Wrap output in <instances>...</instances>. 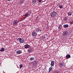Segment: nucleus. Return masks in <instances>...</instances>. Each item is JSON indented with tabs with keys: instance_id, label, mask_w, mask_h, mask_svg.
I'll return each mask as SVG.
<instances>
[{
	"instance_id": "1",
	"label": "nucleus",
	"mask_w": 73,
	"mask_h": 73,
	"mask_svg": "<svg viewBox=\"0 0 73 73\" xmlns=\"http://www.w3.org/2000/svg\"><path fill=\"white\" fill-rule=\"evenodd\" d=\"M50 15L52 17H54L57 15V12L54 11L51 12L50 13Z\"/></svg>"
},
{
	"instance_id": "2",
	"label": "nucleus",
	"mask_w": 73,
	"mask_h": 73,
	"mask_svg": "<svg viewBox=\"0 0 73 73\" xmlns=\"http://www.w3.org/2000/svg\"><path fill=\"white\" fill-rule=\"evenodd\" d=\"M18 40L20 43H23L24 42V40L22 38H18Z\"/></svg>"
},
{
	"instance_id": "3",
	"label": "nucleus",
	"mask_w": 73,
	"mask_h": 73,
	"mask_svg": "<svg viewBox=\"0 0 73 73\" xmlns=\"http://www.w3.org/2000/svg\"><path fill=\"white\" fill-rule=\"evenodd\" d=\"M19 21H18L17 20H15L14 21L13 23V25H16L18 23H19Z\"/></svg>"
},
{
	"instance_id": "4",
	"label": "nucleus",
	"mask_w": 73,
	"mask_h": 73,
	"mask_svg": "<svg viewBox=\"0 0 73 73\" xmlns=\"http://www.w3.org/2000/svg\"><path fill=\"white\" fill-rule=\"evenodd\" d=\"M68 32L67 31H64L63 32V34L62 35L64 37V36H66V35H68Z\"/></svg>"
},
{
	"instance_id": "5",
	"label": "nucleus",
	"mask_w": 73,
	"mask_h": 73,
	"mask_svg": "<svg viewBox=\"0 0 73 73\" xmlns=\"http://www.w3.org/2000/svg\"><path fill=\"white\" fill-rule=\"evenodd\" d=\"M35 31L37 32H41V30L39 28H37L36 29Z\"/></svg>"
},
{
	"instance_id": "6",
	"label": "nucleus",
	"mask_w": 73,
	"mask_h": 73,
	"mask_svg": "<svg viewBox=\"0 0 73 73\" xmlns=\"http://www.w3.org/2000/svg\"><path fill=\"white\" fill-rule=\"evenodd\" d=\"M32 36L36 37L37 35V33L35 32H33L32 33Z\"/></svg>"
},
{
	"instance_id": "7",
	"label": "nucleus",
	"mask_w": 73,
	"mask_h": 73,
	"mask_svg": "<svg viewBox=\"0 0 73 73\" xmlns=\"http://www.w3.org/2000/svg\"><path fill=\"white\" fill-rule=\"evenodd\" d=\"M59 65L61 67H64V63L62 62H60L59 63Z\"/></svg>"
},
{
	"instance_id": "8",
	"label": "nucleus",
	"mask_w": 73,
	"mask_h": 73,
	"mask_svg": "<svg viewBox=\"0 0 73 73\" xmlns=\"http://www.w3.org/2000/svg\"><path fill=\"white\" fill-rule=\"evenodd\" d=\"M25 48L26 49H28V48H29V47H30V46L28 44H27L25 45L24 46Z\"/></svg>"
},
{
	"instance_id": "9",
	"label": "nucleus",
	"mask_w": 73,
	"mask_h": 73,
	"mask_svg": "<svg viewBox=\"0 0 73 73\" xmlns=\"http://www.w3.org/2000/svg\"><path fill=\"white\" fill-rule=\"evenodd\" d=\"M30 11H28V12L26 13L25 15V17H28V16H29V13H30V12H29Z\"/></svg>"
},
{
	"instance_id": "10",
	"label": "nucleus",
	"mask_w": 73,
	"mask_h": 73,
	"mask_svg": "<svg viewBox=\"0 0 73 73\" xmlns=\"http://www.w3.org/2000/svg\"><path fill=\"white\" fill-rule=\"evenodd\" d=\"M54 65V61H51V66H53Z\"/></svg>"
},
{
	"instance_id": "11",
	"label": "nucleus",
	"mask_w": 73,
	"mask_h": 73,
	"mask_svg": "<svg viewBox=\"0 0 73 73\" xmlns=\"http://www.w3.org/2000/svg\"><path fill=\"white\" fill-rule=\"evenodd\" d=\"M72 13L70 12H68L67 13V14L68 16H71V15H72V11L71 12Z\"/></svg>"
},
{
	"instance_id": "12",
	"label": "nucleus",
	"mask_w": 73,
	"mask_h": 73,
	"mask_svg": "<svg viewBox=\"0 0 73 73\" xmlns=\"http://www.w3.org/2000/svg\"><path fill=\"white\" fill-rule=\"evenodd\" d=\"M62 25H59L58 27V29L59 30H61L62 29Z\"/></svg>"
},
{
	"instance_id": "13",
	"label": "nucleus",
	"mask_w": 73,
	"mask_h": 73,
	"mask_svg": "<svg viewBox=\"0 0 73 73\" xmlns=\"http://www.w3.org/2000/svg\"><path fill=\"white\" fill-rule=\"evenodd\" d=\"M70 57V55L69 54H68L66 56V59H68Z\"/></svg>"
},
{
	"instance_id": "14",
	"label": "nucleus",
	"mask_w": 73,
	"mask_h": 73,
	"mask_svg": "<svg viewBox=\"0 0 73 73\" xmlns=\"http://www.w3.org/2000/svg\"><path fill=\"white\" fill-rule=\"evenodd\" d=\"M69 27V25L68 24L64 25L63 26V27L65 28H68Z\"/></svg>"
},
{
	"instance_id": "15",
	"label": "nucleus",
	"mask_w": 73,
	"mask_h": 73,
	"mask_svg": "<svg viewBox=\"0 0 73 73\" xmlns=\"http://www.w3.org/2000/svg\"><path fill=\"white\" fill-rule=\"evenodd\" d=\"M16 52L17 54H21V53H22V51H21V50H19L18 51H17Z\"/></svg>"
},
{
	"instance_id": "16",
	"label": "nucleus",
	"mask_w": 73,
	"mask_h": 73,
	"mask_svg": "<svg viewBox=\"0 0 73 73\" xmlns=\"http://www.w3.org/2000/svg\"><path fill=\"white\" fill-rule=\"evenodd\" d=\"M24 0H20L19 1V3L21 4H22L23 3H24Z\"/></svg>"
},
{
	"instance_id": "17",
	"label": "nucleus",
	"mask_w": 73,
	"mask_h": 73,
	"mask_svg": "<svg viewBox=\"0 0 73 73\" xmlns=\"http://www.w3.org/2000/svg\"><path fill=\"white\" fill-rule=\"evenodd\" d=\"M36 0H33L32 1V3L33 4H36Z\"/></svg>"
},
{
	"instance_id": "18",
	"label": "nucleus",
	"mask_w": 73,
	"mask_h": 73,
	"mask_svg": "<svg viewBox=\"0 0 73 73\" xmlns=\"http://www.w3.org/2000/svg\"><path fill=\"white\" fill-rule=\"evenodd\" d=\"M5 49L4 48H2L1 50H0V52H4V51Z\"/></svg>"
},
{
	"instance_id": "19",
	"label": "nucleus",
	"mask_w": 73,
	"mask_h": 73,
	"mask_svg": "<svg viewBox=\"0 0 73 73\" xmlns=\"http://www.w3.org/2000/svg\"><path fill=\"white\" fill-rule=\"evenodd\" d=\"M52 67H51L49 69V72H50V71H52Z\"/></svg>"
},
{
	"instance_id": "20",
	"label": "nucleus",
	"mask_w": 73,
	"mask_h": 73,
	"mask_svg": "<svg viewBox=\"0 0 73 73\" xmlns=\"http://www.w3.org/2000/svg\"><path fill=\"white\" fill-rule=\"evenodd\" d=\"M36 64H37V62H36V61H35L33 62V65L34 66H36Z\"/></svg>"
},
{
	"instance_id": "21",
	"label": "nucleus",
	"mask_w": 73,
	"mask_h": 73,
	"mask_svg": "<svg viewBox=\"0 0 73 73\" xmlns=\"http://www.w3.org/2000/svg\"><path fill=\"white\" fill-rule=\"evenodd\" d=\"M28 52H29V53H31V52H32V49L31 48H30L28 50Z\"/></svg>"
},
{
	"instance_id": "22",
	"label": "nucleus",
	"mask_w": 73,
	"mask_h": 73,
	"mask_svg": "<svg viewBox=\"0 0 73 73\" xmlns=\"http://www.w3.org/2000/svg\"><path fill=\"white\" fill-rule=\"evenodd\" d=\"M59 8L62 9V5H59Z\"/></svg>"
},
{
	"instance_id": "23",
	"label": "nucleus",
	"mask_w": 73,
	"mask_h": 73,
	"mask_svg": "<svg viewBox=\"0 0 73 73\" xmlns=\"http://www.w3.org/2000/svg\"><path fill=\"white\" fill-rule=\"evenodd\" d=\"M67 20H68V18L66 17H65L64 18V20L65 21H66Z\"/></svg>"
},
{
	"instance_id": "24",
	"label": "nucleus",
	"mask_w": 73,
	"mask_h": 73,
	"mask_svg": "<svg viewBox=\"0 0 73 73\" xmlns=\"http://www.w3.org/2000/svg\"><path fill=\"white\" fill-rule=\"evenodd\" d=\"M23 64H20L19 65V68L21 69V68L22 67H23Z\"/></svg>"
},
{
	"instance_id": "25",
	"label": "nucleus",
	"mask_w": 73,
	"mask_h": 73,
	"mask_svg": "<svg viewBox=\"0 0 73 73\" xmlns=\"http://www.w3.org/2000/svg\"><path fill=\"white\" fill-rule=\"evenodd\" d=\"M34 59V58L33 57H31V58H30V60H31V61L33 60Z\"/></svg>"
},
{
	"instance_id": "26",
	"label": "nucleus",
	"mask_w": 73,
	"mask_h": 73,
	"mask_svg": "<svg viewBox=\"0 0 73 73\" xmlns=\"http://www.w3.org/2000/svg\"><path fill=\"white\" fill-rule=\"evenodd\" d=\"M70 24H73V21L70 22Z\"/></svg>"
},
{
	"instance_id": "27",
	"label": "nucleus",
	"mask_w": 73,
	"mask_h": 73,
	"mask_svg": "<svg viewBox=\"0 0 73 73\" xmlns=\"http://www.w3.org/2000/svg\"><path fill=\"white\" fill-rule=\"evenodd\" d=\"M54 73H58V72H57V71H55L54 72Z\"/></svg>"
},
{
	"instance_id": "28",
	"label": "nucleus",
	"mask_w": 73,
	"mask_h": 73,
	"mask_svg": "<svg viewBox=\"0 0 73 73\" xmlns=\"http://www.w3.org/2000/svg\"><path fill=\"white\" fill-rule=\"evenodd\" d=\"M25 18H26V17H24V18H22L23 20H24V19H25Z\"/></svg>"
},
{
	"instance_id": "29",
	"label": "nucleus",
	"mask_w": 73,
	"mask_h": 73,
	"mask_svg": "<svg viewBox=\"0 0 73 73\" xmlns=\"http://www.w3.org/2000/svg\"><path fill=\"white\" fill-rule=\"evenodd\" d=\"M38 1H39V2H40V3L41 1H42V0H39Z\"/></svg>"
},
{
	"instance_id": "30",
	"label": "nucleus",
	"mask_w": 73,
	"mask_h": 73,
	"mask_svg": "<svg viewBox=\"0 0 73 73\" xmlns=\"http://www.w3.org/2000/svg\"><path fill=\"white\" fill-rule=\"evenodd\" d=\"M11 0H7V1H11Z\"/></svg>"
},
{
	"instance_id": "31",
	"label": "nucleus",
	"mask_w": 73,
	"mask_h": 73,
	"mask_svg": "<svg viewBox=\"0 0 73 73\" xmlns=\"http://www.w3.org/2000/svg\"><path fill=\"white\" fill-rule=\"evenodd\" d=\"M23 19H21V21H23Z\"/></svg>"
},
{
	"instance_id": "32",
	"label": "nucleus",
	"mask_w": 73,
	"mask_h": 73,
	"mask_svg": "<svg viewBox=\"0 0 73 73\" xmlns=\"http://www.w3.org/2000/svg\"><path fill=\"white\" fill-rule=\"evenodd\" d=\"M17 68H19V67H18V66H17Z\"/></svg>"
},
{
	"instance_id": "33",
	"label": "nucleus",
	"mask_w": 73,
	"mask_h": 73,
	"mask_svg": "<svg viewBox=\"0 0 73 73\" xmlns=\"http://www.w3.org/2000/svg\"><path fill=\"white\" fill-rule=\"evenodd\" d=\"M45 38V37H44V38Z\"/></svg>"
}]
</instances>
